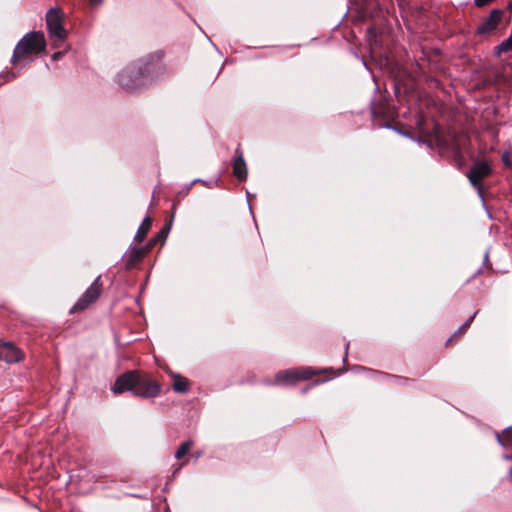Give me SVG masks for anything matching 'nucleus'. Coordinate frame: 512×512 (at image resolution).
Wrapping results in <instances>:
<instances>
[{
  "label": "nucleus",
  "instance_id": "1",
  "mask_svg": "<svg viewBox=\"0 0 512 512\" xmlns=\"http://www.w3.org/2000/svg\"><path fill=\"white\" fill-rule=\"evenodd\" d=\"M114 394L130 391L135 396L142 398L156 397L161 392L160 385L151 379L148 374L138 371H128L120 375L112 386Z\"/></svg>",
  "mask_w": 512,
  "mask_h": 512
},
{
  "label": "nucleus",
  "instance_id": "2",
  "mask_svg": "<svg viewBox=\"0 0 512 512\" xmlns=\"http://www.w3.org/2000/svg\"><path fill=\"white\" fill-rule=\"evenodd\" d=\"M45 45V37L42 32H29L16 45L12 62L15 64L26 56L42 52Z\"/></svg>",
  "mask_w": 512,
  "mask_h": 512
},
{
  "label": "nucleus",
  "instance_id": "3",
  "mask_svg": "<svg viewBox=\"0 0 512 512\" xmlns=\"http://www.w3.org/2000/svg\"><path fill=\"white\" fill-rule=\"evenodd\" d=\"M63 12L58 8H51L46 14V24L50 39L54 45L63 42L67 37V32L62 24Z\"/></svg>",
  "mask_w": 512,
  "mask_h": 512
},
{
  "label": "nucleus",
  "instance_id": "4",
  "mask_svg": "<svg viewBox=\"0 0 512 512\" xmlns=\"http://www.w3.org/2000/svg\"><path fill=\"white\" fill-rule=\"evenodd\" d=\"M148 73H150L148 66H145L144 69L123 71L118 76V82L125 90L132 92L146 84V74Z\"/></svg>",
  "mask_w": 512,
  "mask_h": 512
},
{
  "label": "nucleus",
  "instance_id": "5",
  "mask_svg": "<svg viewBox=\"0 0 512 512\" xmlns=\"http://www.w3.org/2000/svg\"><path fill=\"white\" fill-rule=\"evenodd\" d=\"M492 173V167L487 161H476L467 172V178L471 185L482 195L481 181Z\"/></svg>",
  "mask_w": 512,
  "mask_h": 512
},
{
  "label": "nucleus",
  "instance_id": "6",
  "mask_svg": "<svg viewBox=\"0 0 512 512\" xmlns=\"http://www.w3.org/2000/svg\"><path fill=\"white\" fill-rule=\"evenodd\" d=\"M102 283L100 282V276H98L94 282L87 288L84 294L74 304L71 312L81 311L86 309L89 305L94 303L101 294Z\"/></svg>",
  "mask_w": 512,
  "mask_h": 512
},
{
  "label": "nucleus",
  "instance_id": "7",
  "mask_svg": "<svg viewBox=\"0 0 512 512\" xmlns=\"http://www.w3.org/2000/svg\"><path fill=\"white\" fill-rule=\"evenodd\" d=\"M313 373L310 368L280 371L276 374V381L278 383H293L299 380H307L311 378Z\"/></svg>",
  "mask_w": 512,
  "mask_h": 512
},
{
  "label": "nucleus",
  "instance_id": "8",
  "mask_svg": "<svg viewBox=\"0 0 512 512\" xmlns=\"http://www.w3.org/2000/svg\"><path fill=\"white\" fill-rule=\"evenodd\" d=\"M23 352L11 342L0 341V360L6 363H16L23 359Z\"/></svg>",
  "mask_w": 512,
  "mask_h": 512
},
{
  "label": "nucleus",
  "instance_id": "9",
  "mask_svg": "<svg viewBox=\"0 0 512 512\" xmlns=\"http://www.w3.org/2000/svg\"><path fill=\"white\" fill-rule=\"evenodd\" d=\"M502 18V11L500 10H492L489 16L482 21V23L477 27L478 34H487L493 31Z\"/></svg>",
  "mask_w": 512,
  "mask_h": 512
},
{
  "label": "nucleus",
  "instance_id": "10",
  "mask_svg": "<svg viewBox=\"0 0 512 512\" xmlns=\"http://www.w3.org/2000/svg\"><path fill=\"white\" fill-rule=\"evenodd\" d=\"M233 175L239 180L243 181L247 177L246 163L243 159V155L239 149H236L235 158L233 162Z\"/></svg>",
  "mask_w": 512,
  "mask_h": 512
},
{
  "label": "nucleus",
  "instance_id": "11",
  "mask_svg": "<svg viewBox=\"0 0 512 512\" xmlns=\"http://www.w3.org/2000/svg\"><path fill=\"white\" fill-rule=\"evenodd\" d=\"M152 226V220L149 217H145L142 221L141 225L139 226L136 234H135V241L141 242L146 237L148 231L150 230Z\"/></svg>",
  "mask_w": 512,
  "mask_h": 512
},
{
  "label": "nucleus",
  "instance_id": "12",
  "mask_svg": "<svg viewBox=\"0 0 512 512\" xmlns=\"http://www.w3.org/2000/svg\"><path fill=\"white\" fill-rule=\"evenodd\" d=\"M497 440L502 446L512 448V427L507 428L502 434H497Z\"/></svg>",
  "mask_w": 512,
  "mask_h": 512
},
{
  "label": "nucleus",
  "instance_id": "13",
  "mask_svg": "<svg viewBox=\"0 0 512 512\" xmlns=\"http://www.w3.org/2000/svg\"><path fill=\"white\" fill-rule=\"evenodd\" d=\"M188 380L184 377L176 375L174 377L173 389L177 392L183 393L188 390Z\"/></svg>",
  "mask_w": 512,
  "mask_h": 512
},
{
  "label": "nucleus",
  "instance_id": "14",
  "mask_svg": "<svg viewBox=\"0 0 512 512\" xmlns=\"http://www.w3.org/2000/svg\"><path fill=\"white\" fill-rule=\"evenodd\" d=\"M145 253H146L145 248H132L129 251V262L133 263L135 261L140 260L144 256Z\"/></svg>",
  "mask_w": 512,
  "mask_h": 512
},
{
  "label": "nucleus",
  "instance_id": "15",
  "mask_svg": "<svg viewBox=\"0 0 512 512\" xmlns=\"http://www.w3.org/2000/svg\"><path fill=\"white\" fill-rule=\"evenodd\" d=\"M192 444H193L192 441H186V442L182 443L180 445V447L177 449V451L175 453V457L177 459L183 458L191 449Z\"/></svg>",
  "mask_w": 512,
  "mask_h": 512
},
{
  "label": "nucleus",
  "instance_id": "16",
  "mask_svg": "<svg viewBox=\"0 0 512 512\" xmlns=\"http://www.w3.org/2000/svg\"><path fill=\"white\" fill-rule=\"evenodd\" d=\"M474 319V315H472L471 317H469L465 323L458 329V331L456 332L457 335H462L463 333H465L466 329L471 325L472 321Z\"/></svg>",
  "mask_w": 512,
  "mask_h": 512
},
{
  "label": "nucleus",
  "instance_id": "17",
  "mask_svg": "<svg viewBox=\"0 0 512 512\" xmlns=\"http://www.w3.org/2000/svg\"><path fill=\"white\" fill-rule=\"evenodd\" d=\"M502 161L506 167H509V168L512 167V161H511L508 153H504L502 155Z\"/></svg>",
  "mask_w": 512,
  "mask_h": 512
},
{
  "label": "nucleus",
  "instance_id": "18",
  "mask_svg": "<svg viewBox=\"0 0 512 512\" xmlns=\"http://www.w3.org/2000/svg\"><path fill=\"white\" fill-rule=\"evenodd\" d=\"M491 1L492 0H475V3L477 6L481 7L489 4Z\"/></svg>",
  "mask_w": 512,
  "mask_h": 512
},
{
  "label": "nucleus",
  "instance_id": "19",
  "mask_svg": "<svg viewBox=\"0 0 512 512\" xmlns=\"http://www.w3.org/2000/svg\"><path fill=\"white\" fill-rule=\"evenodd\" d=\"M62 55H63V52H61V51L56 52V53H54V54L52 55V60H53V61H56V60L60 59V58L62 57Z\"/></svg>",
  "mask_w": 512,
  "mask_h": 512
},
{
  "label": "nucleus",
  "instance_id": "20",
  "mask_svg": "<svg viewBox=\"0 0 512 512\" xmlns=\"http://www.w3.org/2000/svg\"><path fill=\"white\" fill-rule=\"evenodd\" d=\"M167 234V230L166 228H162L161 231L158 233L157 237L160 238V237H165Z\"/></svg>",
  "mask_w": 512,
  "mask_h": 512
},
{
  "label": "nucleus",
  "instance_id": "21",
  "mask_svg": "<svg viewBox=\"0 0 512 512\" xmlns=\"http://www.w3.org/2000/svg\"><path fill=\"white\" fill-rule=\"evenodd\" d=\"M101 1L102 0H90L92 5H97V4L101 3Z\"/></svg>",
  "mask_w": 512,
  "mask_h": 512
},
{
  "label": "nucleus",
  "instance_id": "22",
  "mask_svg": "<svg viewBox=\"0 0 512 512\" xmlns=\"http://www.w3.org/2000/svg\"><path fill=\"white\" fill-rule=\"evenodd\" d=\"M505 458H506V459H509V460H512V457H510V456H506ZM510 476H511V478H512V469L510 470Z\"/></svg>",
  "mask_w": 512,
  "mask_h": 512
},
{
  "label": "nucleus",
  "instance_id": "23",
  "mask_svg": "<svg viewBox=\"0 0 512 512\" xmlns=\"http://www.w3.org/2000/svg\"><path fill=\"white\" fill-rule=\"evenodd\" d=\"M451 341L452 339H449L446 344L449 345Z\"/></svg>",
  "mask_w": 512,
  "mask_h": 512
},
{
  "label": "nucleus",
  "instance_id": "24",
  "mask_svg": "<svg viewBox=\"0 0 512 512\" xmlns=\"http://www.w3.org/2000/svg\"><path fill=\"white\" fill-rule=\"evenodd\" d=\"M509 9L512 10V2L509 4Z\"/></svg>",
  "mask_w": 512,
  "mask_h": 512
},
{
  "label": "nucleus",
  "instance_id": "25",
  "mask_svg": "<svg viewBox=\"0 0 512 512\" xmlns=\"http://www.w3.org/2000/svg\"><path fill=\"white\" fill-rule=\"evenodd\" d=\"M398 1L400 2L401 0H398Z\"/></svg>",
  "mask_w": 512,
  "mask_h": 512
}]
</instances>
